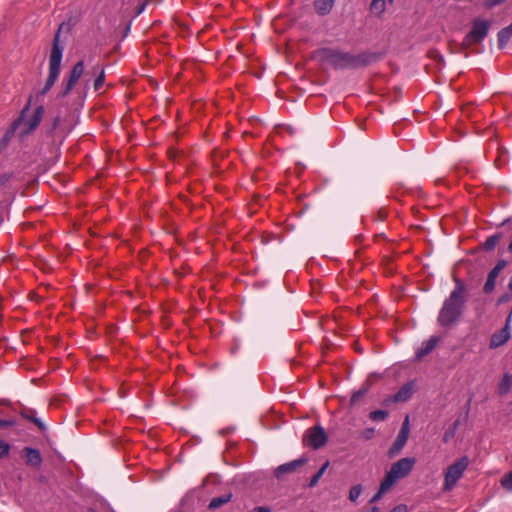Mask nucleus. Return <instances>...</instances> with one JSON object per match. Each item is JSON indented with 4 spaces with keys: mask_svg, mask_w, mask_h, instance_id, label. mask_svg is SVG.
Listing matches in <instances>:
<instances>
[{
    "mask_svg": "<svg viewBox=\"0 0 512 512\" xmlns=\"http://www.w3.org/2000/svg\"><path fill=\"white\" fill-rule=\"evenodd\" d=\"M321 63L330 65L335 70L358 69L367 67L382 58L381 53L363 51L352 54L337 48L323 47L314 52Z\"/></svg>",
    "mask_w": 512,
    "mask_h": 512,
    "instance_id": "nucleus-1",
    "label": "nucleus"
},
{
    "mask_svg": "<svg viewBox=\"0 0 512 512\" xmlns=\"http://www.w3.org/2000/svg\"><path fill=\"white\" fill-rule=\"evenodd\" d=\"M453 281L455 288L444 301L438 314L437 322L441 327H449L455 324L461 317L468 300L467 285L456 276L453 277Z\"/></svg>",
    "mask_w": 512,
    "mask_h": 512,
    "instance_id": "nucleus-2",
    "label": "nucleus"
},
{
    "mask_svg": "<svg viewBox=\"0 0 512 512\" xmlns=\"http://www.w3.org/2000/svg\"><path fill=\"white\" fill-rule=\"evenodd\" d=\"M64 27L62 23L57 32L54 35L52 42V48L49 56V75L46 79V83L43 89L40 91V95L44 96L56 83L61 69V61L63 56V46L60 45V33Z\"/></svg>",
    "mask_w": 512,
    "mask_h": 512,
    "instance_id": "nucleus-3",
    "label": "nucleus"
},
{
    "mask_svg": "<svg viewBox=\"0 0 512 512\" xmlns=\"http://www.w3.org/2000/svg\"><path fill=\"white\" fill-rule=\"evenodd\" d=\"M492 22L490 20L475 18L471 23V30L465 35L462 47L467 48L481 43L488 35Z\"/></svg>",
    "mask_w": 512,
    "mask_h": 512,
    "instance_id": "nucleus-4",
    "label": "nucleus"
},
{
    "mask_svg": "<svg viewBox=\"0 0 512 512\" xmlns=\"http://www.w3.org/2000/svg\"><path fill=\"white\" fill-rule=\"evenodd\" d=\"M469 465V458L467 456L460 457L453 464L448 466L445 472L444 491H451L458 480L463 476V473Z\"/></svg>",
    "mask_w": 512,
    "mask_h": 512,
    "instance_id": "nucleus-5",
    "label": "nucleus"
},
{
    "mask_svg": "<svg viewBox=\"0 0 512 512\" xmlns=\"http://www.w3.org/2000/svg\"><path fill=\"white\" fill-rule=\"evenodd\" d=\"M328 440V436L323 427L317 425L309 428L302 438L304 446L311 447L312 449H319L323 447Z\"/></svg>",
    "mask_w": 512,
    "mask_h": 512,
    "instance_id": "nucleus-6",
    "label": "nucleus"
},
{
    "mask_svg": "<svg viewBox=\"0 0 512 512\" xmlns=\"http://www.w3.org/2000/svg\"><path fill=\"white\" fill-rule=\"evenodd\" d=\"M415 463L416 459L413 457L401 458L392 464L389 472L396 477L397 480L405 478L411 473Z\"/></svg>",
    "mask_w": 512,
    "mask_h": 512,
    "instance_id": "nucleus-7",
    "label": "nucleus"
},
{
    "mask_svg": "<svg viewBox=\"0 0 512 512\" xmlns=\"http://www.w3.org/2000/svg\"><path fill=\"white\" fill-rule=\"evenodd\" d=\"M409 432H410L409 417L406 416L395 441L389 448V451H388L389 457L395 456L402 450V448L405 446V444L408 440Z\"/></svg>",
    "mask_w": 512,
    "mask_h": 512,
    "instance_id": "nucleus-8",
    "label": "nucleus"
},
{
    "mask_svg": "<svg viewBox=\"0 0 512 512\" xmlns=\"http://www.w3.org/2000/svg\"><path fill=\"white\" fill-rule=\"evenodd\" d=\"M84 68H85L84 61H82V60L78 61L72 67V70L70 71V74H69V77L65 84V87L60 94L61 97H63V98L66 97L72 91V89L74 88V86L76 85V83L78 82L80 77L83 75Z\"/></svg>",
    "mask_w": 512,
    "mask_h": 512,
    "instance_id": "nucleus-9",
    "label": "nucleus"
},
{
    "mask_svg": "<svg viewBox=\"0 0 512 512\" xmlns=\"http://www.w3.org/2000/svg\"><path fill=\"white\" fill-rule=\"evenodd\" d=\"M510 320H511V314L508 316V318L506 320L505 327L502 328L500 331L494 333L491 336L490 344H489L490 348L500 347L501 345L505 344L508 341V339L510 337V333H509Z\"/></svg>",
    "mask_w": 512,
    "mask_h": 512,
    "instance_id": "nucleus-10",
    "label": "nucleus"
},
{
    "mask_svg": "<svg viewBox=\"0 0 512 512\" xmlns=\"http://www.w3.org/2000/svg\"><path fill=\"white\" fill-rule=\"evenodd\" d=\"M307 462V458L302 457L297 460H293L291 462L282 464L278 466L275 470V476L277 478L282 477L284 474L293 473L295 472L299 467L303 466Z\"/></svg>",
    "mask_w": 512,
    "mask_h": 512,
    "instance_id": "nucleus-11",
    "label": "nucleus"
},
{
    "mask_svg": "<svg viewBox=\"0 0 512 512\" xmlns=\"http://www.w3.org/2000/svg\"><path fill=\"white\" fill-rule=\"evenodd\" d=\"M440 338L437 336L430 337L427 341L422 344V347L419 348L416 352L415 358L417 361H421L425 356L430 354L439 343Z\"/></svg>",
    "mask_w": 512,
    "mask_h": 512,
    "instance_id": "nucleus-12",
    "label": "nucleus"
},
{
    "mask_svg": "<svg viewBox=\"0 0 512 512\" xmlns=\"http://www.w3.org/2000/svg\"><path fill=\"white\" fill-rule=\"evenodd\" d=\"M26 458V463L32 467L38 468L42 463V457L39 450L35 448L26 447L23 450Z\"/></svg>",
    "mask_w": 512,
    "mask_h": 512,
    "instance_id": "nucleus-13",
    "label": "nucleus"
},
{
    "mask_svg": "<svg viewBox=\"0 0 512 512\" xmlns=\"http://www.w3.org/2000/svg\"><path fill=\"white\" fill-rule=\"evenodd\" d=\"M43 114L44 107L40 105L35 109L33 116L29 120L25 121V125L27 126L25 131L26 133H30L38 127L43 118Z\"/></svg>",
    "mask_w": 512,
    "mask_h": 512,
    "instance_id": "nucleus-14",
    "label": "nucleus"
},
{
    "mask_svg": "<svg viewBox=\"0 0 512 512\" xmlns=\"http://www.w3.org/2000/svg\"><path fill=\"white\" fill-rule=\"evenodd\" d=\"M335 4V0H314L313 7L315 12L320 16L328 15Z\"/></svg>",
    "mask_w": 512,
    "mask_h": 512,
    "instance_id": "nucleus-15",
    "label": "nucleus"
},
{
    "mask_svg": "<svg viewBox=\"0 0 512 512\" xmlns=\"http://www.w3.org/2000/svg\"><path fill=\"white\" fill-rule=\"evenodd\" d=\"M413 394V382L403 385L399 391L393 395L392 401L395 403L407 401Z\"/></svg>",
    "mask_w": 512,
    "mask_h": 512,
    "instance_id": "nucleus-16",
    "label": "nucleus"
},
{
    "mask_svg": "<svg viewBox=\"0 0 512 512\" xmlns=\"http://www.w3.org/2000/svg\"><path fill=\"white\" fill-rule=\"evenodd\" d=\"M511 37H512V21H511L510 25H508L505 28H502L497 34L499 49H504L506 47L507 43L509 42V40L511 39Z\"/></svg>",
    "mask_w": 512,
    "mask_h": 512,
    "instance_id": "nucleus-17",
    "label": "nucleus"
},
{
    "mask_svg": "<svg viewBox=\"0 0 512 512\" xmlns=\"http://www.w3.org/2000/svg\"><path fill=\"white\" fill-rule=\"evenodd\" d=\"M500 272H498L497 270L493 269L488 273V277H487V280L484 284V287H483V291L485 294H490L494 291L495 289V281L497 279V277L499 276Z\"/></svg>",
    "mask_w": 512,
    "mask_h": 512,
    "instance_id": "nucleus-18",
    "label": "nucleus"
},
{
    "mask_svg": "<svg viewBox=\"0 0 512 512\" xmlns=\"http://www.w3.org/2000/svg\"><path fill=\"white\" fill-rule=\"evenodd\" d=\"M232 496H233L232 493H227V494L219 496V497H214L210 501L208 508L211 510L217 509V508L221 507L222 505L231 501Z\"/></svg>",
    "mask_w": 512,
    "mask_h": 512,
    "instance_id": "nucleus-19",
    "label": "nucleus"
},
{
    "mask_svg": "<svg viewBox=\"0 0 512 512\" xmlns=\"http://www.w3.org/2000/svg\"><path fill=\"white\" fill-rule=\"evenodd\" d=\"M502 239V233L494 234L486 239L484 243L481 244V248L485 251H492L497 244Z\"/></svg>",
    "mask_w": 512,
    "mask_h": 512,
    "instance_id": "nucleus-20",
    "label": "nucleus"
},
{
    "mask_svg": "<svg viewBox=\"0 0 512 512\" xmlns=\"http://www.w3.org/2000/svg\"><path fill=\"white\" fill-rule=\"evenodd\" d=\"M385 9H386V1L385 0H372L371 1L369 10L373 15L380 17L385 12Z\"/></svg>",
    "mask_w": 512,
    "mask_h": 512,
    "instance_id": "nucleus-21",
    "label": "nucleus"
},
{
    "mask_svg": "<svg viewBox=\"0 0 512 512\" xmlns=\"http://www.w3.org/2000/svg\"><path fill=\"white\" fill-rule=\"evenodd\" d=\"M397 479L389 471L386 473L384 479L380 483L379 489L381 492H387L395 483Z\"/></svg>",
    "mask_w": 512,
    "mask_h": 512,
    "instance_id": "nucleus-22",
    "label": "nucleus"
},
{
    "mask_svg": "<svg viewBox=\"0 0 512 512\" xmlns=\"http://www.w3.org/2000/svg\"><path fill=\"white\" fill-rule=\"evenodd\" d=\"M329 466V461H326L322 467L318 470V472L310 479L309 483H308V486L309 487H314L316 486V484L318 483L319 479L322 477V475L324 474V472L326 471V469L328 468Z\"/></svg>",
    "mask_w": 512,
    "mask_h": 512,
    "instance_id": "nucleus-23",
    "label": "nucleus"
},
{
    "mask_svg": "<svg viewBox=\"0 0 512 512\" xmlns=\"http://www.w3.org/2000/svg\"><path fill=\"white\" fill-rule=\"evenodd\" d=\"M369 387H364L359 389L358 391L354 392L350 399L351 405H356L368 392Z\"/></svg>",
    "mask_w": 512,
    "mask_h": 512,
    "instance_id": "nucleus-24",
    "label": "nucleus"
},
{
    "mask_svg": "<svg viewBox=\"0 0 512 512\" xmlns=\"http://www.w3.org/2000/svg\"><path fill=\"white\" fill-rule=\"evenodd\" d=\"M361 493H362V486L360 484L352 486L349 491V500L351 502H356V500L359 498Z\"/></svg>",
    "mask_w": 512,
    "mask_h": 512,
    "instance_id": "nucleus-25",
    "label": "nucleus"
},
{
    "mask_svg": "<svg viewBox=\"0 0 512 512\" xmlns=\"http://www.w3.org/2000/svg\"><path fill=\"white\" fill-rule=\"evenodd\" d=\"M388 412L385 410H375L369 414V418L372 421H383L387 418Z\"/></svg>",
    "mask_w": 512,
    "mask_h": 512,
    "instance_id": "nucleus-26",
    "label": "nucleus"
},
{
    "mask_svg": "<svg viewBox=\"0 0 512 512\" xmlns=\"http://www.w3.org/2000/svg\"><path fill=\"white\" fill-rule=\"evenodd\" d=\"M510 389V377L508 374H505L500 385H499V393L501 395L506 394Z\"/></svg>",
    "mask_w": 512,
    "mask_h": 512,
    "instance_id": "nucleus-27",
    "label": "nucleus"
},
{
    "mask_svg": "<svg viewBox=\"0 0 512 512\" xmlns=\"http://www.w3.org/2000/svg\"><path fill=\"white\" fill-rule=\"evenodd\" d=\"M501 485L508 491H512V471L501 479Z\"/></svg>",
    "mask_w": 512,
    "mask_h": 512,
    "instance_id": "nucleus-28",
    "label": "nucleus"
},
{
    "mask_svg": "<svg viewBox=\"0 0 512 512\" xmlns=\"http://www.w3.org/2000/svg\"><path fill=\"white\" fill-rule=\"evenodd\" d=\"M105 82V72L104 69H101L99 75L96 77L94 81V90L98 91Z\"/></svg>",
    "mask_w": 512,
    "mask_h": 512,
    "instance_id": "nucleus-29",
    "label": "nucleus"
},
{
    "mask_svg": "<svg viewBox=\"0 0 512 512\" xmlns=\"http://www.w3.org/2000/svg\"><path fill=\"white\" fill-rule=\"evenodd\" d=\"M505 0H484L483 7L487 10H491L492 8L503 4Z\"/></svg>",
    "mask_w": 512,
    "mask_h": 512,
    "instance_id": "nucleus-30",
    "label": "nucleus"
},
{
    "mask_svg": "<svg viewBox=\"0 0 512 512\" xmlns=\"http://www.w3.org/2000/svg\"><path fill=\"white\" fill-rule=\"evenodd\" d=\"M460 422L459 420H456L452 427L449 429V431H447L444 435V442H447L449 440L450 437H453L454 436V433L455 431L457 430L458 426H459Z\"/></svg>",
    "mask_w": 512,
    "mask_h": 512,
    "instance_id": "nucleus-31",
    "label": "nucleus"
},
{
    "mask_svg": "<svg viewBox=\"0 0 512 512\" xmlns=\"http://www.w3.org/2000/svg\"><path fill=\"white\" fill-rule=\"evenodd\" d=\"M34 413V410L26 407H24L20 412L21 416L29 421H31V419L34 417Z\"/></svg>",
    "mask_w": 512,
    "mask_h": 512,
    "instance_id": "nucleus-32",
    "label": "nucleus"
},
{
    "mask_svg": "<svg viewBox=\"0 0 512 512\" xmlns=\"http://www.w3.org/2000/svg\"><path fill=\"white\" fill-rule=\"evenodd\" d=\"M375 429L374 428H366L361 432V437L365 440H370L374 437Z\"/></svg>",
    "mask_w": 512,
    "mask_h": 512,
    "instance_id": "nucleus-33",
    "label": "nucleus"
},
{
    "mask_svg": "<svg viewBox=\"0 0 512 512\" xmlns=\"http://www.w3.org/2000/svg\"><path fill=\"white\" fill-rule=\"evenodd\" d=\"M10 450V445L2 440H0V458L8 455Z\"/></svg>",
    "mask_w": 512,
    "mask_h": 512,
    "instance_id": "nucleus-34",
    "label": "nucleus"
},
{
    "mask_svg": "<svg viewBox=\"0 0 512 512\" xmlns=\"http://www.w3.org/2000/svg\"><path fill=\"white\" fill-rule=\"evenodd\" d=\"M60 121H61V117L59 115L54 117L51 122L50 128L47 130V133L52 134L56 130V128L59 126Z\"/></svg>",
    "mask_w": 512,
    "mask_h": 512,
    "instance_id": "nucleus-35",
    "label": "nucleus"
},
{
    "mask_svg": "<svg viewBox=\"0 0 512 512\" xmlns=\"http://www.w3.org/2000/svg\"><path fill=\"white\" fill-rule=\"evenodd\" d=\"M13 174L12 173H3L0 175V187H4L11 180Z\"/></svg>",
    "mask_w": 512,
    "mask_h": 512,
    "instance_id": "nucleus-36",
    "label": "nucleus"
},
{
    "mask_svg": "<svg viewBox=\"0 0 512 512\" xmlns=\"http://www.w3.org/2000/svg\"><path fill=\"white\" fill-rule=\"evenodd\" d=\"M430 57L434 58L436 61H438L440 63L444 62L443 56L438 51H435V50L431 51Z\"/></svg>",
    "mask_w": 512,
    "mask_h": 512,
    "instance_id": "nucleus-37",
    "label": "nucleus"
},
{
    "mask_svg": "<svg viewBox=\"0 0 512 512\" xmlns=\"http://www.w3.org/2000/svg\"><path fill=\"white\" fill-rule=\"evenodd\" d=\"M511 298H512V297H511V295H510V294H508V293L503 294L502 296H500V297L498 298L497 303H498V304H502V303L509 302V301L511 300Z\"/></svg>",
    "mask_w": 512,
    "mask_h": 512,
    "instance_id": "nucleus-38",
    "label": "nucleus"
},
{
    "mask_svg": "<svg viewBox=\"0 0 512 512\" xmlns=\"http://www.w3.org/2000/svg\"><path fill=\"white\" fill-rule=\"evenodd\" d=\"M507 262L503 259L499 260L495 267L493 269L497 270L498 272H501L504 267L506 266Z\"/></svg>",
    "mask_w": 512,
    "mask_h": 512,
    "instance_id": "nucleus-39",
    "label": "nucleus"
},
{
    "mask_svg": "<svg viewBox=\"0 0 512 512\" xmlns=\"http://www.w3.org/2000/svg\"><path fill=\"white\" fill-rule=\"evenodd\" d=\"M14 422L12 420H2L0 419V428H8L12 427Z\"/></svg>",
    "mask_w": 512,
    "mask_h": 512,
    "instance_id": "nucleus-40",
    "label": "nucleus"
},
{
    "mask_svg": "<svg viewBox=\"0 0 512 512\" xmlns=\"http://www.w3.org/2000/svg\"><path fill=\"white\" fill-rule=\"evenodd\" d=\"M384 494L385 492H381V489H379L378 492L371 498L370 503L379 501Z\"/></svg>",
    "mask_w": 512,
    "mask_h": 512,
    "instance_id": "nucleus-41",
    "label": "nucleus"
},
{
    "mask_svg": "<svg viewBox=\"0 0 512 512\" xmlns=\"http://www.w3.org/2000/svg\"><path fill=\"white\" fill-rule=\"evenodd\" d=\"M389 512H407V506L404 504H400L395 506L391 511Z\"/></svg>",
    "mask_w": 512,
    "mask_h": 512,
    "instance_id": "nucleus-42",
    "label": "nucleus"
},
{
    "mask_svg": "<svg viewBox=\"0 0 512 512\" xmlns=\"http://www.w3.org/2000/svg\"><path fill=\"white\" fill-rule=\"evenodd\" d=\"M31 422H33L40 430H45V425L38 418L33 417Z\"/></svg>",
    "mask_w": 512,
    "mask_h": 512,
    "instance_id": "nucleus-43",
    "label": "nucleus"
},
{
    "mask_svg": "<svg viewBox=\"0 0 512 512\" xmlns=\"http://www.w3.org/2000/svg\"><path fill=\"white\" fill-rule=\"evenodd\" d=\"M253 512H271V508L267 506H257L253 509Z\"/></svg>",
    "mask_w": 512,
    "mask_h": 512,
    "instance_id": "nucleus-44",
    "label": "nucleus"
},
{
    "mask_svg": "<svg viewBox=\"0 0 512 512\" xmlns=\"http://www.w3.org/2000/svg\"><path fill=\"white\" fill-rule=\"evenodd\" d=\"M386 216H387V214H386V212H385V211L380 210V211L378 212V218H379L380 220H382V221H383V220L386 218Z\"/></svg>",
    "mask_w": 512,
    "mask_h": 512,
    "instance_id": "nucleus-45",
    "label": "nucleus"
},
{
    "mask_svg": "<svg viewBox=\"0 0 512 512\" xmlns=\"http://www.w3.org/2000/svg\"><path fill=\"white\" fill-rule=\"evenodd\" d=\"M145 6L146 4L143 3L141 6L138 7L137 11H136V15H139L142 13V11L145 9Z\"/></svg>",
    "mask_w": 512,
    "mask_h": 512,
    "instance_id": "nucleus-46",
    "label": "nucleus"
},
{
    "mask_svg": "<svg viewBox=\"0 0 512 512\" xmlns=\"http://www.w3.org/2000/svg\"><path fill=\"white\" fill-rule=\"evenodd\" d=\"M394 0H388L389 3H392Z\"/></svg>",
    "mask_w": 512,
    "mask_h": 512,
    "instance_id": "nucleus-47",
    "label": "nucleus"
}]
</instances>
